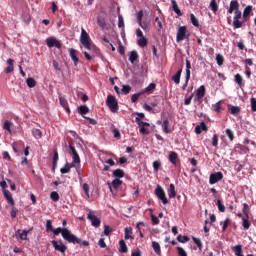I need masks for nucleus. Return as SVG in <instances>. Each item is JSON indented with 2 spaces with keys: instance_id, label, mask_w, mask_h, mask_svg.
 Segmentation results:
<instances>
[{
  "instance_id": "15",
  "label": "nucleus",
  "mask_w": 256,
  "mask_h": 256,
  "mask_svg": "<svg viewBox=\"0 0 256 256\" xmlns=\"http://www.w3.org/2000/svg\"><path fill=\"white\" fill-rule=\"evenodd\" d=\"M6 63L8 66L5 69V73L6 75H9V73H13V71H15V67L13 66L15 64V60L9 58Z\"/></svg>"
},
{
  "instance_id": "56",
  "label": "nucleus",
  "mask_w": 256,
  "mask_h": 256,
  "mask_svg": "<svg viewBox=\"0 0 256 256\" xmlns=\"http://www.w3.org/2000/svg\"><path fill=\"white\" fill-rule=\"evenodd\" d=\"M50 199H52V201H55V202L59 201V193L55 191L51 192Z\"/></svg>"
},
{
  "instance_id": "5",
  "label": "nucleus",
  "mask_w": 256,
  "mask_h": 256,
  "mask_svg": "<svg viewBox=\"0 0 256 256\" xmlns=\"http://www.w3.org/2000/svg\"><path fill=\"white\" fill-rule=\"evenodd\" d=\"M155 195L160 201H162L163 205H167V203H169V200L165 195V190H163V187H161V185H157L155 189Z\"/></svg>"
},
{
  "instance_id": "54",
  "label": "nucleus",
  "mask_w": 256,
  "mask_h": 256,
  "mask_svg": "<svg viewBox=\"0 0 256 256\" xmlns=\"http://www.w3.org/2000/svg\"><path fill=\"white\" fill-rule=\"evenodd\" d=\"M136 123L139 125V127H149V123H147V122H144V121H141V119L140 118H136Z\"/></svg>"
},
{
  "instance_id": "25",
  "label": "nucleus",
  "mask_w": 256,
  "mask_h": 256,
  "mask_svg": "<svg viewBox=\"0 0 256 256\" xmlns=\"http://www.w3.org/2000/svg\"><path fill=\"white\" fill-rule=\"evenodd\" d=\"M228 111L231 115H239L241 113V108L239 106L228 105Z\"/></svg>"
},
{
  "instance_id": "40",
  "label": "nucleus",
  "mask_w": 256,
  "mask_h": 256,
  "mask_svg": "<svg viewBox=\"0 0 256 256\" xmlns=\"http://www.w3.org/2000/svg\"><path fill=\"white\" fill-rule=\"evenodd\" d=\"M210 9H211V11H213V13H215L216 11L219 10V5H217V1L216 0H212L210 2Z\"/></svg>"
},
{
  "instance_id": "39",
  "label": "nucleus",
  "mask_w": 256,
  "mask_h": 256,
  "mask_svg": "<svg viewBox=\"0 0 256 256\" xmlns=\"http://www.w3.org/2000/svg\"><path fill=\"white\" fill-rule=\"evenodd\" d=\"M164 133H171V129H169V120L165 119L162 124Z\"/></svg>"
},
{
  "instance_id": "44",
  "label": "nucleus",
  "mask_w": 256,
  "mask_h": 256,
  "mask_svg": "<svg viewBox=\"0 0 256 256\" xmlns=\"http://www.w3.org/2000/svg\"><path fill=\"white\" fill-rule=\"evenodd\" d=\"M32 135H33V137H35V139H41L43 133L39 129H33Z\"/></svg>"
},
{
  "instance_id": "48",
  "label": "nucleus",
  "mask_w": 256,
  "mask_h": 256,
  "mask_svg": "<svg viewBox=\"0 0 256 256\" xmlns=\"http://www.w3.org/2000/svg\"><path fill=\"white\" fill-rule=\"evenodd\" d=\"M121 93H123V95H129V93H131V86L123 85L121 89Z\"/></svg>"
},
{
  "instance_id": "20",
  "label": "nucleus",
  "mask_w": 256,
  "mask_h": 256,
  "mask_svg": "<svg viewBox=\"0 0 256 256\" xmlns=\"http://www.w3.org/2000/svg\"><path fill=\"white\" fill-rule=\"evenodd\" d=\"M207 124L205 122H201L200 125L195 127V133L197 135H201L202 131H207Z\"/></svg>"
},
{
  "instance_id": "9",
  "label": "nucleus",
  "mask_w": 256,
  "mask_h": 256,
  "mask_svg": "<svg viewBox=\"0 0 256 256\" xmlns=\"http://www.w3.org/2000/svg\"><path fill=\"white\" fill-rule=\"evenodd\" d=\"M223 179V173L222 172H216L212 173L209 177V183L210 185H215V183H219Z\"/></svg>"
},
{
  "instance_id": "28",
  "label": "nucleus",
  "mask_w": 256,
  "mask_h": 256,
  "mask_svg": "<svg viewBox=\"0 0 256 256\" xmlns=\"http://www.w3.org/2000/svg\"><path fill=\"white\" fill-rule=\"evenodd\" d=\"M234 81L240 88L245 87V83H243V76H241V74H236L234 76Z\"/></svg>"
},
{
  "instance_id": "51",
  "label": "nucleus",
  "mask_w": 256,
  "mask_h": 256,
  "mask_svg": "<svg viewBox=\"0 0 256 256\" xmlns=\"http://www.w3.org/2000/svg\"><path fill=\"white\" fill-rule=\"evenodd\" d=\"M118 27L119 29H125V21L123 20V16H118Z\"/></svg>"
},
{
  "instance_id": "18",
  "label": "nucleus",
  "mask_w": 256,
  "mask_h": 256,
  "mask_svg": "<svg viewBox=\"0 0 256 256\" xmlns=\"http://www.w3.org/2000/svg\"><path fill=\"white\" fill-rule=\"evenodd\" d=\"M69 53L72 61L74 62L75 67H77V65H79V57H77V50L71 48L69 50Z\"/></svg>"
},
{
  "instance_id": "1",
  "label": "nucleus",
  "mask_w": 256,
  "mask_h": 256,
  "mask_svg": "<svg viewBox=\"0 0 256 256\" xmlns=\"http://www.w3.org/2000/svg\"><path fill=\"white\" fill-rule=\"evenodd\" d=\"M52 232L54 235H60L61 233L63 239L68 243H73V245H83V247H89V241L81 240V238L75 236V234L71 233V231L67 228L58 227L56 229H53Z\"/></svg>"
},
{
  "instance_id": "2",
  "label": "nucleus",
  "mask_w": 256,
  "mask_h": 256,
  "mask_svg": "<svg viewBox=\"0 0 256 256\" xmlns=\"http://www.w3.org/2000/svg\"><path fill=\"white\" fill-rule=\"evenodd\" d=\"M80 43L88 51H91L92 53H96V54L99 53V48L91 44V38L89 37V34L87 33V31H85V29L83 28L81 30Z\"/></svg>"
},
{
  "instance_id": "12",
  "label": "nucleus",
  "mask_w": 256,
  "mask_h": 256,
  "mask_svg": "<svg viewBox=\"0 0 256 256\" xmlns=\"http://www.w3.org/2000/svg\"><path fill=\"white\" fill-rule=\"evenodd\" d=\"M168 161L175 167H177V161H179V155L175 151H170L168 155Z\"/></svg>"
},
{
  "instance_id": "14",
  "label": "nucleus",
  "mask_w": 256,
  "mask_h": 256,
  "mask_svg": "<svg viewBox=\"0 0 256 256\" xmlns=\"http://www.w3.org/2000/svg\"><path fill=\"white\" fill-rule=\"evenodd\" d=\"M27 235H29V231L27 230H23L22 232L21 230H17L15 233L16 239H21V241H27Z\"/></svg>"
},
{
  "instance_id": "11",
  "label": "nucleus",
  "mask_w": 256,
  "mask_h": 256,
  "mask_svg": "<svg viewBox=\"0 0 256 256\" xmlns=\"http://www.w3.org/2000/svg\"><path fill=\"white\" fill-rule=\"evenodd\" d=\"M251 15H253V7L251 5H248L244 8L242 17L245 23H247V21H249V17H251Z\"/></svg>"
},
{
  "instance_id": "26",
  "label": "nucleus",
  "mask_w": 256,
  "mask_h": 256,
  "mask_svg": "<svg viewBox=\"0 0 256 256\" xmlns=\"http://www.w3.org/2000/svg\"><path fill=\"white\" fill-rule=\"evenodd\" d=\"M59 101H60V105L63 106L65 111H67L68 113H71V109L69 108V103L67 102V99H65V97L63 96H60Z\"/></svg>"
},
{
  "instance_id": "17",
  "label": "nucleus",
  "mask_w": 256,
  "mask_h": 256,
  "mask_svg": "<svg viewBox=\"0 0 256 256\" xmlns=\"http://www.w3.org/2000/svg\"><path fill=\"white\" fill-rule=\"evenodd\" d=\"M124 239L127 241L129 239H131V241H133V239H135V237H133V228L132 227H126L124 230Z\"/></svg>"
},
{
  "instance_id": "21",
  "label": "nucleus",
  "mask_w": 256,
  "mask_h": 256,
  "mask_svg": "<svg viewBox=\"0 0 256 256\" xmlns=\"http://www.w3.org/2000/svg\"><path fill=\"white\" fill-rule=\"evenodd\" d=\"M112 177L115 179H123V177H125V171H123L121 168H118L113 171Z\"/></svg>"
},
{
  "instance_id": "57",
  "label": "nucleus",
  "mask_w": 256,
  "mask_h": 256,
  "mask_svg": "<svg viewBox=\"0 0 256 256\" xmlns=\"http://www.w3.org/2000/svg\"><path fill=\"white\" fill-rule=\"evenodd\" d=\"M177 241H179V243H187V241H189V237L178 235Z\"/></svg>"
},
{
  "instance_id": "37",
  "label": "nucleus",
  "mask_w": 256,
  "mask_h": 256,
  "mask_svg": "<svg viewBox=\"0 0 256 256\" xmlns=\"http://www.w3.org/2000/svg\"><path fill=\"white\" fill-rule=\"evenodd\" d=\"M137 59H139V54L134 50L130 53L129 61L133 64L135 61H137Z\"/></svg>"
},
{
  "instance_id": "36",
  "label": "nucleus",
  "mask_w": 256,
  "mask_h": 256,
  "mask_svg": "<svg viewBox=\"0 0 256 256\" xmlns=\"http://www.w3.org/2000/svg\"><path fill=\"white\" fill-rule=\"evenodd\" d=\"M186 77H187V81L191 79V61L189 60H186Z\"/></svg>"
},
{
  "instance_id": "49",
  "label": "nucleus",
  "mask_w": 256,
  "mask_h": 256,
  "mask_svg": "<svg viewBox=\"0 0 256 256\" xmlns=\"http://www.w3.org/2000/svg\"><path fill=\"white\" fill-rule=\"evenodd\" d=\"M137 43H138L139 47H147L148 41H147V38L142 37V38L138 39Z\"/></svg>"
},
{
  "instance_id": "41",
  "label": "nucleus",
  "mask_w": 256,
  "mask_h": 256,
  "mask_svg": "<svg viewBox=\"0 0 256 256\" xmlns=\"http://www.w3.org/2000/svg\"><path fill=\"white\" fill-rule=\"evenodd\" d=\"M192 240L195 243V245H197L198 249L200 251H202L203 250V242H201V239L193 237Z\"/></svg>"
},
{
  "instance_id": "31",
  "label": "nucleus",
  "mask_w": 256,
  "mask_h": 256,
  "mask_svg": "<svg viewBox=\"0 0 256 256\" xmlns=\"http://www.w3.org/2000/svg\"><path fill=\"white\" fill-rule=\"evenodd\" d=\"M157 87V84L150 83L144 90H142L143 93H153L155 91V88Z\"/></svg>"
},
{
  "instance_id": "64",
  "label": "nucleus",
  "mask_w": 256,
  "mask_h": 256,
  "mask_svg": "<svg viewBox=\"0 0 256 256\" xmlns=\"http://www.w3.org/2000/svg\"><path fill=\"white\" fill-rule=\"evenodd\" d=\"M250 103H251L252 111L255 112L256 111V98H251Z\"/></svg>"
},
{
  "instance_id": "35",
  "label": "nucleus",
  "mask_w": 256,
  "mask_h": 256,
  "mask_svg": "<svg viewBox=\"0 0 256 256\" xmlns=\"http://www.w3.org/2000/svg\"><path fill=\"white\" fill-rule=\"evenodd\" d=\"M11 127H13V122L9 121V120H5L4 125H3V129L5 131H8V133L11 135Z\"/></svg>"
},
{
  "instance_id": "29",
  "label": "nucleus",
  "mask_w": 256,
  "mask_h": 256,
  "mask_svg": "<svg viewBox=\"0 0 256 256\" xmlns=\"http://www.w3.org/2000/svg\"><path fill=\"white\" fill-rule=\"evenodd\" d=\"M211 110L214 111V113H221V111H223V107H221V101L212 104Z\"/></svg>"
},
{
  "instance_id": "27",
  "label": "nucleus",
  "mask_w": 256,
  "mask_h": 256,
  "mask_svg": "<svg viewBox=\"0 0 256 256\" xmlns=\"http://www.w3.org/2000/svg\"><path fill=\"white\" fill-rule=\"evenodd\" d=\"M232 251L234 255L236 256H244L243 255V246L242 245H236L232 248Z\"/></svg>"
},
{
  "instance_id": "38",
  "label": "nucleus",
  "mask_w": 256,
  "mask_h": 256,
  "mask_svg": "<svg viewBox=\"0 0 256 256\" xmlns=\"http://www.w3.org/2000/svg\"><path fill=\"white\" fill-rule=\"evenodd\" d=\"M121 185H123V181H121L119 178H115L112 181V187L113 189H119V187H121Z\"/></svg>"
},
{
  "instance_id": "16",
  "label": "nucleus",
  "mask_w": 256,
  "mask_h": 256,
  "mask_svg": "<svg viewBox=\"0 0 256 256\" xmlns=\"http://www.w3.org/2000/svg\"><path fill=\"white\" fill-rule=\"evenodd\" d=\"M233 11H239V2L237 0H232L230 2V7L228 9V14H233Z\"/></svg>"
},
{
  "instance_id": "50",
  "label": "nucleus",
  "mask_w": 256,
  "mask_h": 256,
  "mask_svg": "<svg viewBox=\"0 0 256 256\" xmlns=\"http://www.w3.org/2000/svg\"><path fill=\"white\" fill-rule=\"evenodd\" d=\"M26 83H27V85H28V87H29L30 89H33V87H35V85H37V82H36L35 79H33V78H28V79L26 80Z\"/></svg>"
},
{
  "instance_id": "63",
  "label": "nucleus",
  "mask_w": 256,
  "mask_h": 256,
  "mask_svg": "<svg viewBox=\"0 0 256 256\" xmlns=\"http://www.w3.org/2000/svg\"><path fill=\"white\" fill-rule=\"evenodd\" d=\"M177 251L179 256H187V252L182 247H177Z\"/></svg>"
},
{
  "instance_id": "13",
  "label": "nucleus",
  "mask_w": 256,
  "mask_h": 256,
  "mask_svg": "<svg viewBox=\"0 0 256 256\" xmlns=\"http://www.w3.org/2000/svg\"><path fill=\"white\" fill-rule=\"evenodd\" d=\"M205 97V85H201L197 90H196V96H195V101H201Z\"/></svg>"
},
{
  "instance_id": "4",
  "label": "nucleus",
  "mask_w": 256,
  "mask_h": 256,
  "mask_svg": "<svg viewBox=\"0 0 256 256\" xmlns=\"http://www.w3.org/2000/svg\"><path fill=\"white\" fill-rule=\"evenodd\" d=\"M242 16L243 14L241 13V10H237L234 12V17L232 22L234 29H241V27H243L245 20L241 21Z\"/></svg>"
},
{
  "instance_id": "22",
  "label": "nucleus",
  "mask_w": 256,
  "mask_h": 256,
  "mask_svg": "<svg viewBox=\"0 0 256 256\" xmlns=\"http://www.w3.org/2000/svg\"><path fill=\"white\" fill-rule=\"evenodd\" d=\"M172 9L178 15V17H183V13L181 12V9H179V5L177 4V1L171 0Z\"/></svg>"
},
{
  "instance_id": "10",
  "label": "nucleus",
  "mask_w": 256,
  "mask_h": 256,
  "mask_svg": "<svg viewBox=\"0 0 256 256\" xmlns=\"http://www.w3.org/2000/svg\"><path fill=\"white\" fill-rule=\"evenodd\" d=\"M46 45L47 47L51 48V47H56V49H61L62 45L61 42H59V40H57L56 38H48L46 40Z\"/></svg>"
},
{
  "instance_id": "60",
  "label": "nucleus",
  "mask_w": 256,
  "mask_h": 256,
  "mask_svg": "<svg viewBox=\"0 0 256 256\" xmlns=\"http://www.w3.org/2000/svg\"><path fill=\"white\" fill-rule=\"evenodd\" d=\"M111 233H113V229H111V227L108 225H104V235L109 236Z\"/></svg>"
},
{
  "instance_id": "45",
  "label": "nucleus",
  "mask_w": 256,
  "mask_h": 256,
  "mask_svg": "<svg viewBox=\"0 0 256 256\" xmlns=\"http://www.w3.org/2000/svg\"><path fill=\"white\" fill-rule=\"evenodd\" d=\"M216 205L220 213H225V205H223V202L221 201V199L217 200Z\"/></svg>"
},
{
  "instance_id": "61",
  "label": "nucleus",
  "mask_w": 256,
  "mask_h": 256,
  "mask_svg": "<svg viewBox=\"0 0 256 256\" xmlns=\"http://www.w3.org/2000/svg\"><path fill=\"white\" fill-rule=\"evenodd\" d=\"M243 214L245 217H249V205L247 203L243 204Z\"/></svg>"
},
{
  "instance_id": "33",
  "label": "nucleus",
  "mask_w": 256,
  "mask_h": 256,
  "mask_svg": "<svg viewBox=\"0 0 256 256\" xmlns=\"http://www.w3.org/2000/svg\"><path fill=\"white\" fill-rule=\"evenodd\" d=\"M119 245H120V249H119L120 253H127V251H129V249L127 248V244L125 243V240H120Z\"/></svg>"
},
{
  "instance_id": "58",
  "label": "nucleus",
  "mask_w": 256,
  "mask_h": 256,
  "mask_svg": "<svg viewBox=\"0 0 256 256\" xmlns=\"http://www.w3.org/2000/svg\"><path fill=\"white\" fill-rule=\"evenodd\" d=\"M217 145H219V137L217 134H214L212 137V146L217 147Z\"/></svg>"
},
{
  "instance_id": "46",
  "label": "nucleus",
  "mask_w": 256,
  "mask_h": 256,
  "mask_svg": "<svg viewBox=\"0 0 256 256\" xmlns=\"http://www.w3.org/2000/svg\"><path fill=\"white\" fill-rule=\"evenodd\" d=\"M57 161H59V152L54 151V155H53V169H55L57 167Z\"/></svg>"
},
{
  "instance_id": "32",
  "label": "nucleus",
  "mask_w": 256,
  "mask_h": 256,
  "mask_svg": "<svg viewBox=\"0 0 256 256\" xmlns=\"http://www.w3.org/2000/svg\"><path fill=\"white\" fill-rule=\"evenodd\" d=\"M152 248L154 249L156 255L161 256V245H159L158 242L153 241Z\"/></svg>"
},
{
  "instance_id": "53",
  "label": "nucleus",
  "mask_w": 256,
  "mask_h": 256,
  "mask_svg": "<svg viewBox=\"0 0 256 256\" xmlns=\"http://www.w3.org/2000/svg\"><path fill=\"white\" fill-rule=\"evenodd\" d=\"M141 95H143V92L133 94L131 97L132 103H137V101H139V98L141 97Z\"/></svg>"
},
{
  "instance_id": "30",
  "label": "nucleus",
  "mask_w": 256,
  "mask_h": 256,
  "mask_svg": "<svg viewBox=\"0 0 256 256\" xmlns=\"http://www.w3.org/2000/svg\"><path fill=\"white\" fill-rule=\"evenodd\" d=\"M183 73V69H180L173 77H172V81H174V83L176 85H179V83H181V74Z\"/></svg>"
},
{
  "instance_id": "23",
  "label": "nucleus",
  "mask_w": 256,
  "mask_h": 256,
  "mask_svg": "<svg viewBox=\"0 0 256 256\" xmlns=\"http://www.w3.org/2000/svg\"><path fill=\"white\" fill-rule=\"evenodd\" d=\"M169 199H175L177 197V191H175V184H170L168 189Z\"/></svg>"
},
{
  "instance_id": "47",
  "label": "nucleus",
  "mask_w": 256,
  "mask_h": 256,
  "mask_svg": "<svg viewBox=\"0 0 256 256\" xmlns=\"http://www.w3.org/2000/svg\"><path fill=\"white\" fill-rule=\"evenodd\" d=\"M97 23H98L99 27H101V29H105V27H107V22H105V18L99 17L97 19Z\"/></svg>"
},
{
  "instance_id": "52",
  "label": "nucleus",
  "mask_w": 256,
  "mask_h": 256,
  "mask_svg": "<svg viewBox=\"0 0 256 256\" xmlns=\"http://www.w3.org/2000/svg\"><path fill=\"white\" fill-rule=\"evenodd\" d=\"M226 135L228 137V139H230V141H234L235 139V134L233 133V130L231 129H226Z\"/></svg>"
},
{
  "instance_id": "34",
  "label": "nucleus",
  "mask_w": 256,
  "mask_h": 256,
  "mask_svg": "<svg viewBox=\"0 0 256 256\" xmlns=\"http://www.w3.org/2000/svg\"><path fill=\"white\" fill-rule=\"evenodd\" d=\"M242 226L245 231H247L251 227V222H249V216H245V218L242 219Z\"/></svg>"
},
{
  "instance_id": "59",
  "label": "nucleus",
  "mask_w": 256,
  "mask_h": 256,
  "mask_svg": "<svg viewBox=\"0 0 256 256\" xmlns=\"http://www.w3.org/2000/svg\"><path fill=\"white\" fill-rule=\"evenodd\" d=\"M71 171V168H69V163H66L63 168L60 169V172L65 175V173H69Z\"/></svg>"
},
{
  "instance_id": "55",
  "label": "nucleus",
  "mask_w": 256,
  "mask_h": 256,
  "mask_svg": "<svg viewBox=\"0 0 256 256\" xmlns=\"http://www.w3.org/2000/svg\"><path fill=\"white\" fill-rule=\"evenodd\" d=\"M231 224V219L226 218L223 222L222 231H227V227Z\"/></svg>"
},
{
  "instance_id": "62",
  "label": "nucleus",
  "mask_w": 256,
  "mask_h": 256,
  "mask_svg": "<svg viewBox=\"0 0 256 256\" xmlns=\"http://www.w3.org/2000/svg\"><path fill=\"white\" fill-rule=\"evenodd\" d=\"M160 167H161V162L159 160H156V161L153 162L154 171H159Z\"/></svg>"
},
{
  "instance_id": "42",
  "label": "nucleus",
  "mask_w": 256,
  "mask_h": 256,
  "mask_svg": "<svg viewBox=\"0 0 256 256\" xmlns=\"http://www.w3.org/2000/svg\"><path fill=\"white\" fill-rule=\"evenodd\" d=\"M190 21L194 27H199V20L195 17V14H190Z\"/></svg>"
},
{
  "instance_id": "24",
  "label": "nucleus",
  "mask_w": 256,
  "mask_h": 256,
  "mask_svg": "<svg viewBox=\"0 0 256 256\" xmlns=\"http://www.w3.org/2000/svg\"><path fill=\"white\" fill-rule=\"evenodd\" d=\"M78 113L85 119V115L89 113V107L87 105H81L78 107Z\"/></svg>"
},
{
  "instance_id": "7",
  "label": "nucleus",
  "mask_w": 256,
  "mask_h": 256,
  "mask_svg": "<svg viewBox=\"0 0 256 256\" xmlns=\"http://www.w3.org/2000/svg\"><path fill=\"white\" fill-rule=\"evenodd\" d=\"M87 219L90 221L92 227H95L96 229H98V227H101V220L95 214L89 212L87 215Z\"/></svg>"
},
{
  "instance_id": "43",
  "label": "nucleus",
  "mask_w": 256,
  "mask_h": 256,
  "mask_svg": "<svg viewBox=\"0 0 256 256\" xmlns=\"http://www.w3.org/2000/svg\"><path fill=\"white\" fill-rule=\"evenodd\" d=\"M216 62H217V65H219V67H221V65H223V63H225V58L223 57V55L217 54Z\"/></svg>"
},
{
  "instance_id": "3",
  "label": "nucleus",
  "mask_w": 256,
  "mask_h": 256,
  "mask_svg": "<svg viewBox=\"0 0 256 256\" xmlns=\"http://www.w3.org/2000/svg\"><path fill=\"white\" fill-rule=\"evenodd\" d=\"M106 105L111 113H117V111H119V102H117V98L111 94L107 96Z\"/></svg>"
},
{
  "instance_id": "8",
  "label": "nucleus",
  "mask_w": 256,
  "mask_h": 256,
  "mask_svg": "<svg viewBox=\"0 0 256 256\" xmlns=\"http://www.w3.org/2000/svg\"><path fill=\"white\" fill-rule=\"evenodd\" d=\"M52 245L55 251H59L60 253H62V255H65V251H67V246L63 244L62 240H60L59 242H57L56 240H53Z\"/></svg>"
},
{
  "instance_id": "6",
  "label": "nucleus",
  "mask_w": 256,
  "mask_h": 256,
  "mask_svg": "<svg viewBox=\"0 0 256 256\" xmlns=\"http://www.w3.org/2000/svg\"><path fill=\"white\" fill-rule=\"evenodd\" d=\"M187 39V26H180L176 34V42L181 43Z\"/></svg>"
},
{
  "instance_id": "19",
  "label": "nucleus",
  "mask_w": 256,
  "mask_h": 256,
  "mask_svg": "<svg viewBox=\"0 0 256 256\" xmlns=\"http://www.w3.org/2000/svg\"><path fill=\"white\" fill-rule=\"evenodd\" d=\"M3 193L7 203L12 206L15 205V200H13V195H11V192H9V190H3Z\"/></svg>"
}]
</instances>
